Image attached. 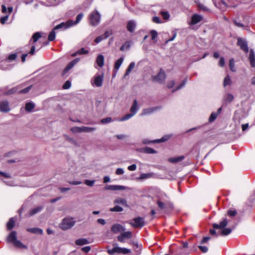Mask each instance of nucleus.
I'll return each instance as SVG.
<instances>
[{
  "label": "nucleus",
  "mask_w": 255,
  "mask_h": 255,
  "mask_svg": "<svg viewBox=\"0 0 255 255\" xmlns=\"http://www.w3.org/2000/svg\"><path fill=\"white\" fill-rule=\"evenodd\" d=\"M124 238L127 239H129L132 238V233L130 231L124 232L121 234Z\"/></svg>",
  "instance_id": "42"
},
{
  "label": "nucleus",
  "mask_w": 255,
  "mask_h": 255,
  "mask_svg": "<svg viewBox=\"0 0 255 255\" xmlns=\"http://www.w3.org/2000/svg\"><path fill=\"white\" fill-rule=\"evenodd\" d=\"M112 121V119L111 117H108L101 120V122L102 124H107L111 123Z\"/></svg>",
  "instance_id": "53"
},
{
  "label": "nucleus",
  "mask_w": 255,
  "mask_h": 255,
  "mask_svg": "<svg viewBox=\"0 0 255 255\" xmlns=\"http://www.w3.org/2000/svg\"><path fill=\"white\" fill-rule=\"evenodd\" d=\"M83 17V14L82 13H79L76 17V20L75 21L73 20V23L72 24V26L78 23L80 21V20L82 19Z\"/></svg>",
  "instance_id": "44"
},
{
  "label": "nucleus",
  "mask_w": 255,
  "mask_h": 255,
  "mask_svg": "<svg viewBox=\"0 0 255 255\" xmlns=\"http://www.w3.org/2000/svg\"><path fill=\"white\" fill-rule=\"evenodd\" d=\"M216 7L221 9H224L227 4L224 0H213Z\"/></svg>",
  "instance_id": "16"
},
{
  "label": "nucleus",
  "mask_w": 255,
  "mask_h": 255,
  "mask_svg": "<svg viewBox=\"0 0 255 255\" xmlns=\"http://www.w3.org/2000/svg\"><path fill=\"white\" fill-rule=\"evenodd\" d=\"M71 131L74 133H77V132L80 133V132H81V127H73L71 128Z\"/></svg>",
  "instance_id": "55"
},
{
  "label": "nucleus",
  "mask_w": 255,
  "mask_h": 255,
  "mask_svg": "<svg viewBox=\"0 0 255 255\" xmlns=\"http://www.w3.org/2000/svg\"><path fill=\"white\" fill-rule=\"evenodd\" d=\"M95 183V180H85L84 181V183L89 186L92 187L94 185Z\"/></svg>",
  "instance_id": "54"
},
{
  "label": "nucleus",
  "mask_w": 255,
  "mask_h": 255,
  "mask_svg": "<svg viewBox=\"0 0 255 255\" xmlns=\"http://www.w3.org/2000/svg\"><path fill=\"white\" fill-rule=\"evenodd\" d=\"M73 23V20L71 19H69L67 20L66 22H62L59 24L56 25L54 28V30H57L59 29L65 30L72 26Z\"/></svg>",
  "instance_id": "9"
},
{
  "label": "nucleus",
  "mask_w": 255,
  "mask_h": 255,
  "mask_svg": "<svg viewBox=\"0 0 255 255\" xmlns=\"http://www.w3.org/2000/svg\"><path fill=\"white\" fill-rule=\"evenodd\" d=\"M130 46V43L128 41L126 42L121 47L120 50L122 51H124L126 49H128Z\"/></svg>",
  "instance_id": "46"
},
{
  "label": "nucleus",
  "mask_w": 255,
  "mask_h": 255,
  "mask_svg": "<svg viewBox=\"0 0 255 255\" xmlns=\"http://www.w3.org/2000/svg\"><path fill=\"white\" fill-rule=\"evenodd\" d=\"M34 107L35 105L33 103L29 102L26 104L25 109L26 111L30 112L34 109Z\"/></svg>",
  "instance_id": "34"
},
{
  "label": "nucleus",
  "mask_w": 255,
  "mask_h": 255,
  "mask_svg": "<svg viewBox=\"0 0 255 255\" xmlns=\"http://www.w3.org/2000/svg\"><path fill=\"white\" fill-rule=\"evenodd\" d=\"M133 221L128 222V223L130 224L132 227L134 228H142L144 226V219L143 218L138 217L133 219Z\"/></svg>",
  "instance_id": "6"
},
{
  "label": "nucleus",
  "mask_w": 255,
  "mask_h": 255,
  "mask_svg": "<svg viewBox=\"0 0 255 255\" xmlns=\"http://www.w3.org/2000/svg\"><path fill=\"white\" fill-rule=\"evenodd\" d=\"M17 57V55L15 53L10 54L8 57V59L9 61L14 60Z\"/></svg>",
  "instance_id": "64"
},
{
  "label": "nucleus",
  "mask_w": 255,
  "mask_h": 255,
  "mask_svg": "<svg viewBox=\"0 0 255 255\" xmlns=\"http://www.w3.org/2000/svg\"><path fill=\"white\" fill-rule=\"evenodd\" d=\"M228 221L226 219H224L222 221H221L219 224H213V227L214 229H223L225 228L228 225Z\"/></svg>",
  "instance_id": "15"
},
{
  "label": "nucleus",
  "mask_w": 255,
  "mask_h": 255,
  "mask_svg": "<svg viewBox=\"0 0 255 255\" xmlns=\"http://www.w3.org/2000/svg\"><path fill=\"white\" fill-rule=\"evenodd\" d=\"M75 244L78 246H83L89 244V242L87 239L80 238L75 241Z\"/></svg>",
  "instance_id": "21"
},
{
  "label": "nucleus",
  "mask_w": 255,
  "mask_h": 255,
  "mask_svg": "<svg viewBox=\"0 0 255 255\" xmlns=\"http://www.w3.org/2000/svg\"><path fill=\"white\" fill-rule=\"evenodd\" d=\"M150 34L151 35V39L154 40L157 36V31L154 30H152L150 31Z\"/></svg>",
  "instance_id": "56"
},
{
  "label": "nucleus",
  "mask_w": 255,
  "mask_h": 255,
  "mask_svg": "<svg viewBox=\"0 0 255 255\" xmlns=\"http://www.w3.org/2000/svg\"><path fill=\"white\" fill-rule=\"evenodd\" d=\"M169 138H170V136L167 135H164V136H163L160 139H157L154 140L153 141V142H156V143H159V142H164V141L167 140Z\"/></svg>",
  "instance_id": "41"
},
{
  "label": "nucleus",
  "mask_w": 255,
  "mask_h": 255,
  "mask_svg": "<svg viewBox=\"0 0 255 255\" xmlns=\"http://www.w3.org/2000/svg\"><path fill=\"white\" fill-rule=\"evenodd\" d=\"M153 176V174L152 173H142L140 175L138 179L140 180H144L148 178H150L152 177Z\"/></svg>",
  "instance_id": "32"
},
{
  "label": "nucleus",
  "mask_w": 255,
  "mask_h": 255,
  "mask_svg": "<svg viewBox=\"0 0 255 255\" xmlns=\"http://www.w3.org/2000/svg\"><path fill=\"white\" fill-rule=\"evenodd\" d=\"M133 116L134 115L131 113L130 114H128L123 117H122V118L120 120V121H125L128 120Z\"/></svg>",
  "instance_id": "51"
},
{
  "label": "nucleus",
  "mask_w": 255,
  "mask_h": 255,
  "mask_svg": "<svg viewBox=\"0 0 255 255\" xmlns=\"http://www.w3.org/2000/svg\"><path fill=\"white\" fill-rule=\"evenodd\" d=\"M122 248L114 247L112 250H108V253L110 255H113L115 253L121 254Z\"/></svg>",
  "instance_id": "25"
},
{
  "label": "nucleus",
  "mask_w": 255,
  "mask_h": 255,
  "mask_svg": "<svg viewBox=\"0 0 255 255\" xmlns=\"http://www.w3.org/2000/svg\"><path fill=\"white\" fill-rule=\"evenodd\" d=\"M112 34V31H111L110 32L109 31H106L105 32V33L97 37L95 39V42L96 43H99V42L102 41L103 40L107 39Z\"/></svg>",
  "instance_id": "14"
},
{
  "label": "nucleus",
  "mask_w": 255,
  "mask_h": 255,
  "mask_svg": "<svg viewBox=\"0 0 255 255\" xmlns=\"http://www.w3.org/2000/svg\"><path fill=\"white\" fill-rule=\"evenodd\" d=\"M138 108L137 107V102L136 100H134L133 102L132 105L130 108V113L133 114L134 115L136 113Z\"/></svg>",
  "instance_id": "24"
},
{
  "label": "nucleus",
  "mask_w": 255,
  "mask_h": 255,
  "mask_svg": "<svg viewBox=\"0 0 255 255\" xmlns=\"http://www.w3.org/2000/svg\"><path fill=\"white\" fill-rule=\"evenodd\" d=\"M96 63L100 67H102L104 64V57L103 55H99L96 59Z\"/></svg>",
  "instance_id": "22"
},
{
  "label": "nucleus",
  "mask_w": 255,
  "mask_h": 255,
  "mask_svg": "<svg viewBox=\"0 0 255 255\" xmlns=\"http://www.w3.org/2000/svg\"><path fill=\"white\" fill-rule=\"evenodd\" d=\"M19 89V86H16L13 88L10 89L7 92H3V94L4 95H9L11 94H13L15 93H18V90Z\"/></svg>",
  "instance_id": "28"
},
{
  "label": "nucleus",
  "mask_w": 255,
  "mask_h": 255,
  "mask_svg": "<svg viewBox=\"0 0 255 255\" xmlns=\"http://www.w3.org/2000/svg\"><path fill=\"white\" fill-rule=\"evenodd\" d=\"M101 16L99 12L97 9H95L89 15L90 24L93 26L98 25L100 22Z\"/></svg>",
  "instance_id": "2"
},
{
  "label": "nucleus",
  "mask_w": 255,
  "mask_h": 255,
  "mask_svg": "<svg viewBox=\"0 0 255 255\" xmlns=\"http://www.w3.org/2000/svg\"><path fill=\"white\" fill-rule=\"evenodd\" d=\"M184 158V156H180L176 157H172L169 159V161L172 163H176L182 161Z\"/></svg>",
  "instance_id": "36"
},
{
  "label": "nucleus",
  "mask_w": 255,
  "mask_h": 255,
  "mask_svg": "<svg viewBox=\"0 0 255 255\" xmlns=\"http://www.w3.org/2000/svg\"><path fill=\"white\" fill-rule=\"evenodd\" d=\"M140 151L148 154H155L157 152V151L154 149L149 147L141 148L140 149Z\"/></svg>",
  "instance_id": "23"
},
{
  "label": "nucleus",
  "mask_w": 255,
  "mask_h": 255,
  "mask_svg": "<svg viewBox=\"0 0 255 255\" xmlns=\"http://www.w3.org/2000/svg\"><path fill=\"white\" fill-rule=\"evenodd\" d=\"M110 211L111 212H122L123 211V208L119 206H116L113 208H110Z\"/></svg>",
  "instance_id": "47"
},
{
  "label": "nucleus",
  "mask_w": 255,
  "mask_h": 255,
  "mask_svg": "<svg viewBox=\"0 0 255 255\" xmlns=\"http://www.w3.org/2000/svg\"><path fill=\"white\" fill-rule=\"evenodd\" d=\"M234 96L230 93H228L224 97V100L227 103H231L234 100Z\"/></svg>",
  "instance_id": "33"
},
{
  "label": "nucleus",
  "mask_w": 255,
  "mask_h": 255,
  "mask_svg": "<svg viewBox=\"0 0 255 255\" xmlns=\"http://www.w3.org/2000/svg\"><path fill=\"white\" fill-rule=\"evenodd\" d=\"M0 111L2 112H8L10 111L9 103L7 101H3L0 103Z\"/></svg>",
  "instance_id": "13"
},
{
  "label": "nucleus",
  "mask_w": 255,
  "mask_h": 255,
  "mask_svg": "<svg viewBox=\"0 0 255 255\" xmlns=\"http://www.w3.org/2000/svg\"><path fill=\"white\" fill-rule=\"evenodd\" d=\"M75 223L73 218H64L60 224V228L63 230H66L72 228Z\"/></svg>",
  "instance_id": "4"
},
{
  "label": "nucleus",
  "mask_w": 255,
  "mask_h": 255,
  "mask_svg": "<svg viewBox=\"0 0 255 255\" xmlns=\"http://www.w3.org/2000/svg\"><path fill=\"white\" fill-rule=\"evenodd\" d=\"M231 84V80L229 75H227L224 80L223 86L224 87H226L228 85H230Z\"/></svg>",
  "instance_id": "43"
},
{
  "label": "nucleus",
  "mask_w": 255,
  "mask_h": 255,
  "mask_svg": "<svg viewBox=\"0 0 255 255\" xmlns=\"http://www.w3.org/2000/svg\"><path fill=\"white\" fill-rule=\"evenodd\" d=\"M131 251L129 249L125 248H122V251L121 254L126 255L129 253H130Z\"/></svg>",
  "instance_id": "62"
},
{
  "label": "nucleus",
  "mask_w": 255,
  "mask_h": 255,
  "mask_svg": "<svg viewBox=\"0 0 255 255\" xmlns=\"http://www.w3.org/2000/svg\"><path fill=\"white\" fill-rule=\"evenodd\" d=\"M127 188V187L126 186L118 185H107L105 187V190L112 191L125 190Z\"/></svg>",
  "instance_id": "10"
},
{
  "label": "nucleus",
  "mask_w": 255,
  "mask_h": 255,
  "mask_svg": "<svg viewBox=\"0 0 255 255\" xmlns=\"http://www.w3.org/2000/svg\"><path fill=\"white\" fill-rule=\"evenodd\" d=\"M229 66H230V68L232 71H233V72L235 71L234 60L233 59H231L230 60Z\"/></svg>",
  "instance_id": "52"
},
{
  "label": "nucleus",
  "mask_w": 255,
  "mask_h": 255,
  "mask_svg": "<svg viewBox=\"0 0 255 255\" xmlns=\"http://www.w3.org/2000/svg\"><path fill=\"white\" fill-rule=\"evenodd\" d=\"M89 53V51L86 50L84 48H82L78 50L75 53L72 54V56H75L77 55H82V54H87Z\"/></svg>",
  "instance_id": "31"
},
{
  "label": "nucleus",
  "mask_w": 255,
  "mask_h": 255,
  "mask_svg": "<svg viewBox=\"0 0 255 255\" xmlns=\"http://www.w3.org/2000/svg\"><path fill=\"white\" fill-rule=\"evenodd\" d=\"M237 44L238 46H240V48L245 53H248L249 52L248 43L246 40L241 37H239L238 38Z\"/></svg>",
  "instance_id": "8"
},
{
  "label": "nucleus",
  "mask_w": 255,
  "mask_h": 255,
  "mask_svg": "<svg viewBox=\"0 0 255 255\" xmlns=\"http://www.w3.org/2000/svg\"><path fill=\"white\" fill-rule=\"evenodd\" d=\"M198 247L203 253H206L208 251V248L206 246H199Z\"/></svg>",
  "instance_id": "59"
},
{
  "label": "nucleus",
  "mask_w": 255,
  "mask_h": 255,
  "mask_svg": "<svg viewBox=\"0 0 255 255\" xmlns=\"http://www.w3.org/2000/svg\"><path fill=\"white\" fill-rule=\"evenodd\" d=\"M136 23L134 21L131 20H129L127 24V30L130 32H133L135 28Z\"/></svg>",
  "instance_id": "18"
},
{
  "label": "nucleus",
  "mask_w": 255,
  "mask_h": 255,
  "mask_svg": "<svg viewBox=\"0 0 255 255\" xmlns=\"http://www.w3.org/2000/svg\"><path fill=\"white\" fill-rule=\"evenodd\" d=\"M250 64L252 67H255V54L253 49H251L250 51V55L249 57Z\"/></svg>",
  "instance_id": "19"
},
{
  "label": "nucleus",
  "mask_w": 255,
  "mask_h": 255,
  "mask_svg": "<svg viewBox=\"0 0 255 255\" xmlns=\"http://www.w3.org/2000/svg\"><path fill=\"white\" fill-rule=\"evenodd\" d=\"M96 130V128L94 127H81V132H92Z\"/></svg>",
  "instance_id": "27"
},
{
  "label": "nucleus",
  "mask_w": 255,
  "mask_h": 255,
  "mask_svg": "<svg viewBox=\"0 0 255 255\" xmlns=\"http://www.w3.org/2000/svg\"><path fill=\"white\" fill-rule=\"evenodd\" d=\"M202 19L203 17L201 15L195 14L192 16L191 24L195 25L200 22Z\"/></svg>",
  "instance_id": "17"
},
{
  "label": "nucleus",
  "mask_w": 255,
  "mask_h": 255,
  "mask_svg": "<svg viewBox=\"0 0 255 255\" xmlns=\"http://www.w3.org/2000/svg\"><path fill=\"white\" fill-rule=\"evenodd\" d=\"M218 115V113H212L209 117V121L210 122H213L217 118Z\"/></svg>",
  "instance_id": "50"
},
{
  "label": "nucleus",
  "mask_w": 255,
  "mask_h": 255,
  "mask_svg": "<svg viewBox=\"0 0 255 255\" xmlns=\"http://www.w3.org/2000/svg\"><path fill=\"white\" fill-rule=\"evenodd\" d=\"M161 109H162V107L161 106H156V107H155L148 108H146V109H144L142 110L141 115L142 116L149 115V114H151L152 113H153V112H154L155 111H157L158 110H160Z\"/></svg>",
  "instance_id": "11"
},
{
  "label": "nucleus",
  "mask_w": 255,
  "mask_h": 255,
  "mask_svg": "<svg viewBox=\"0 0 255 255\" xmlns=\"http://www.w3.org/2000/svg\"><path fill=\"white\" fill-rule=\"evenodd\" d=\"M216 229H210V233L211 235L213 236H215L216 237H218L220 235V231H219L218 233L216 231Z\"/></svg>",
  "instance_id": "60"
},
{
  "label": "nucleus",
  "mask_w": 255,
  "mask_h": 255,
  "mask_svg": "<svg viewBox=\"0 0 255 255\" xmlns=\"http://www.w3.org/2000/svg\"><path fill=\"white\" fill-rule=\"evenodd\" d=\"M114 203L115 204H121V205H122L123 206H125L126 207L128 206V205H127V201L124 198H117V199L115 200V201L114 202Z\"/></svg>",
  "instance_id": "29"
},
{
  "label": "nucleus",
  "mask_w": 255,
  "mask_h": 255,
  "mask_svg": "<svg viewBox=\"0 0 255 255\" xmlns=\"http://www.w3.org/2000/svg\"><path fill=\"white\" fill-rule=\"evenodd\" d=\"M123 61H124L123 57H121L118 60H117L116 62H115V66H114L115 69H116L117 70H118L120 68L122 64L123 63Z\"/></svg>",
  "instance_id": "38"
},
{
  "label": "nucleus",
  "mask_w": 255,
  "mask_h": 255,
  "mask_svg": "<svg viewBox=\"0 0 255 255\" xmlns=\"http://www.w3.org/2000/svg\"><path fill=\"white\" fill-rule=\"evenodd\" d=\"M41 37V34L40 32H37L34 33L32 37L33 39V43H35Z\"/></svg>",
  "instance_id": "40"
},
{
  "label": "nucleus",
  "mask_w": 255,
  "mask_h": 255,
  "mask_svg": "<svg viewBox=\"0 0 255 255\" xmlns=\"http://www.w3.org/2000/svg\"><path fill=\"white\" fill-rule=\"evenodd\" d=\"M32 86H28L22 90H19V89L18 90V93L19 94H25L30 91V90Z\"/></svg>",
  "instance_id": "49"
},
{
  "label": "nucleus",
  "mask_w": 255,
  "mask_h": 255,
  "mask_svg": "<svg viewBox=\"0 0 255 255\" xmlns=\"http://www.w3.org/2000/svg\"><path fill=\"white\" fill-rule=\"evenodd\" d=\"M134 66L135 63L134 62H132L129 64V66H128L126 70V73L124 75V77H126L127 76L129 75L131 70L134 68Z\"/></svg>",
  "instance_id": "30"
},
{
  "label": "nucleus",
  "mask_w": 255,
  "mask_h": 255,
  "mask_svg": "<svg viewBox=\"0 0 255 255\" xmlns=\"http://www.w3.org/2000/svg\"><path fill=\"white\" fill-rule=\"evenodd\" d=\"M237 212L236 210H229L228 211V215L230 217H234L236 215Z\"/></svg>",
  "instance_id": "58"
},
{
  "label": "nucleus",
  "mask_w": 255,
  "mask_h": 255,
  "mask_svg": "<svg viewBox=\"0 0 255 255\" xmlns=\"http://www.w3.org/2000/svg\"><path fill=\"white\" fill-rule=\"evenodd\" d=\"M55 30H54V29L50 32L48 39V41H53L55 38Z\"/></svg>",
  "instance_id": "45"
},
{
  "label": "nucleus",
  "mask_w": 255,
  "mask_h": 255,
  "mask_svg": "<svg viewBox=\"0 0 255 255\" xmlns=\"http://www.w3.org/2000/svg\"><path fill=\"white\" fill-rule=\"evenodd\" d=\"M27 231L29 232L42 235L43 234V231L42 229L38 228H28Z\"/></svg>",
  "instance_id": "26"
},
{
  "label": "nucleus",
  "mask_w": 255,
  "mask_h": 255,
  "mask_svg": "<svg viewBox=\"0 0 255 255\" xmlns=\"http://www.w3.org/2000/svg\"><path fill=\"white\" fill-rule=\"evenodd\" d=\"M64 0H47L51 5H56Z\"/></svg>",
  "instance_id": "48"
},
{
  "label": "nucleus",
  "mask_w": 255,
  "mask_h": 255,
  "mask_svg": "<svg viewBox=\"0 0 255 255\" xmlns=\"http://www.w3.org/2000/svg\"><path fill=\"white\" fill-rule=\"evenodd\" d=\"M166 78V75L164 71L161 69L158 74L152 77L153 81H155L160 84H163Z\"/></svg>",
  "instance_id": "7"
},
{
  "label": "nucleus",
  "mask_w": 255,
  "mask_h": 255,
  "mask_svg": "<svg viewBox=\"0 0 255 255\" xmlns=\"http://www.w3.org/2000/svg\"><path fill=\"white\" fill-rule=\"evenodd\" d=\"M111 231L117 234L120 232H124L126 229L124 227L119 224H115L111 227Z\"/></svg>",
  "instance_id": "12"
},
{
  "label": "nucleus",
  "mask_w": 255,
  "mask_h": 255,
  "mask_svg": "<svg viewBox=\"0 0 255 255\" xmlns=\"http://www.w3.org/2000/svg\"><path fill=\"white\" fill-rule=\"evenodd\" d=\"M157 204L160 210H164V213L166 214L169 213L173 208L172 204L169 202L163 203L159 200L157 201Z\"/></svg>",
  "instance_id": "3"
},
{
  "label": "nucleus",
  "mask_w": 255,
  "mask_h": 255,
  "mask_svg": "<svg viewBox=\"0 0 255 255\" xmlns=\"http://www.w3.org/2000/svg\"><path fill=\"white\" fill-rule=\"evenodd\" d=\"M6 241L8 243H12L13 246L19 249H27V247L23 244L20 241L17 239L16 232H11L7 237Z\"/></svg>",
  "instance_id": "1"
},
{
  "label": "nucleus",
  "mask_w": 255,
  "mask_h": 255,
  "mask_svg": "<svg viewBox=\"0 0 255 255\" xmlns=\"http://www.w3.org/2000/svg\"><path fill=\"white\" fill-rule=\"evenodd\" d=\"M232 232V230L230 228H224L220 231V235L221 236H227Z\"/></svg>",
  "instance_id": "37"
},
{
  "label": "nucleus",
  "mask_w": 255,
  "mask_h": 255,
  "mask_svg": "<svg viewBox=\"0 0 255 255\" xmlns=\"http://www.w3.org/2000/svg\"><path fill=\"white\" fill-rule=\"evenodd\" d=\"M103 80L104 73L101 74H97L94 76L93 79L91 80V84L93 86L100 87L103 85Z\"/></svg>",
  "instance_id": "5"
},
{
  "label": "nucleus",
  "mask_w": 255,
  "mask_h": 255,
  "mask_svg": "<svg viewBox=\"0 0 255 255\" xmlns=\"http://www.w3.org/2000/svg\"><path fill=\"white\" fill-rule=\"evenodd\" d=\"M8 15H5L0 18V21L2 24H3L5 23L6 21L8 19Z\"/></svg>",
  "instance_id": "61"
},
{
  "label": "nucleus",
  "mask_w": 255,
  "mask_h": 255,
  "mask_svg": "<svg viewBox=\"0 0 255 255\" xmlns=\"http://www.w3.org/2000/svg\"><path fill=\"white\" fill-rule=\"evenodd\" d=\"M43 209V207L42 206H38L36 208H33L29 211V216H32L40 212Z\"/></svg>",
  "instance_id": "20"
},
{
  "label": "nucleus",
  "mask_w": 255,
  "mask_h": 255,
  "mask_svg": "<svg viewBox=\"0 0 255 255\" xmlns=\"http://www.w3.org/2000/svg\"><path fill=\"white\" fill-rule=\"evenodd\" d=\"M71 86V83L69 81H67L63 86V88L64 89H68Z\"/></svg>",
  "instance_id": "63"
},
{
  "label": "nucleus",
  "mask_w": 255,
  "mask_h": 255,
  "mask_svg": "<svg viewBox=\"0 0 255 255\" xmlns=\"http://www.w3.org/2000/svg\"><path fill=\"white\" fill-rule=\"evenodd\" d=\"M15 221L13 218H11L7 223L6 227L8 230H11L14 227Z\"/></svg>",
  "instance_id": "35"
},
{
  "label": "nucleus",
  "mask_w": 255,
  "mask_h": 255,
  "mask_svg": "<svg viewBox=\"0 0 255 255\" xmlns=\"http://www.w3.org/2000/svg\"><path fill=\"white\" fill-rule=\"evenodd\" d=\"M187 78H185L184 79V80L183 81V82L180 84V85L179 86H178L176 88H175V89L172 90V92L174 93L175 91H177L178 90H180V89L183 88L185 86V85L186 84V83L187 82Z\"/></svg>",
  "instance_id": "39"
},
{
  "label": "nucleus",
  "mask_w": 255,
  "mask_h": 255,
  "mask_svg": "<svg viewBox=\"0 0 255 255\" xmlns=\"http://www.w3.org/2000/svg\"><path fill=\"white\" fill-rule=\"evenodd\" d=\"M161 14L164 19H168L170 16L169 14L167 11H161Z\"/></svg>",
  "instance_id": "57"
}]
</instances>
